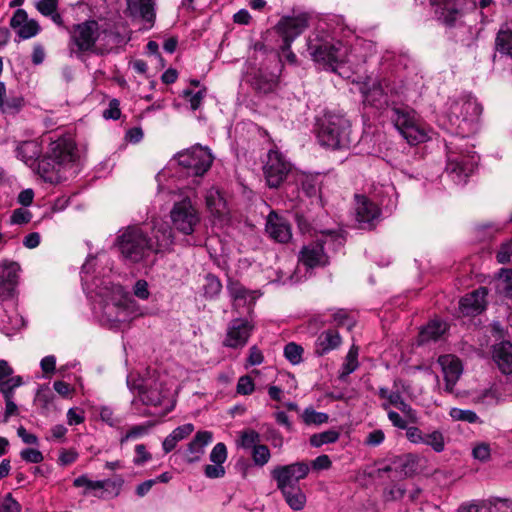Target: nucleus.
Returning <instances> with one entry per match:
<instances>
[{
	"label": "nucleus",
	"mask_w": 512,
	"mask_h": 512,
	"mask_svg": "<svg viewBox=\"0 0 512 512\" xmlns=\"http://www.w3.org/2000/svg\"><path fill=\"white\" fill-rule=\"evenodd\" d=\"M351 133L350 121L343 115L326 112L318 120L317 138L322 146L331 149L348 147Z\"/></svg>",
	"instance_id": "f257e3e1"
},
{
	"label": "nucleus",
	"mask_w": 512,
	"mask_h": 512,
	"mask_svg": "<svg viewBox=\"0 0 512 512\" xmlns=\"http://www.w3.org/2000/svg\"><path fill=\"white\" fill-rule=\"evenodd\" d=\"M102 35L104 38L115 36L111 31L101 30L98 22L95 20H87L74 25L70 40L71 53L77 56L87 52L100 55L107 53L109 49L96 45V42L101 39Z\"/></svg>",
	"instance_id": "f03ea898"
},
{
	"label": "nucleus",
	"mask_w": 512,
	"mask_h": 512,
	"mask_svg": "<svg viewBox=\"0 0 512 512\" xmlns=\"http://www.w3.org/2000/svg\"><path fill=\"white\" fill-rule=\"evenodd\" d=\"M117 243L122 256L132 263L145 260L155 251L153 240L139 226L127 227L118 236Z\"/></svg>",
	"instance_id": "7ed1b4c3"
},
{
	"label": "nucleus",
	"mask_w": 512,
	"mask_h": 512,
	"mask_svg": "<svg viewBox=\"0 0 512 512\" xmlns=\"http://www.w3.org/2000/svg\"><path fill=\"white\" fill-rule=\"evenodd\" d=\"M308 52L316 63L333 72H337L346 57V48L341 42L318 37L308 40Z\"/></svg>",
	"instance_id": "20e7f679"
},
{
	"label": "nucleus",
	"mask_w": 512,
	"mask_h": 512,
	"mask_svg": "<svg viewBox=\"0 0 512 512\" xmlns=\"http://www.w3.org/2000/svg\"><path fill=\"white\" fill-rule=\"evenodd\" d=\"M390 112L391 121L409 144L415 145L428 139L426 129L413 110L408 107L395 106Z\"/></svg>",
	"instance_id": "39448f33"
},
{
	"label": "nucleus",
	"mask_w": 512,
	"mask_h": 512,
	"mask_svg": "<svg viewBox=\"0 0 512 512\" xmlns=\"http://www.w3.org/2000/svg\"><path fill=\"white\" fill-rule=\"evenodd\" d=\"M176 159L178 164L187 171V174L194 176L206 173L213 162L209 149L200 145L179 152Z\"/></svg>",
	"instance_id": "423d86ee"
},
{
	"label": "nucleus",
	"mask_w": 512,
	"mask_h": 512,
	"mask_svg": "<svg viewBox=\"0 0 512 512\" xmlns=\"http://www.w3.org/2000/svg\"><path fill=\"white\" fill-rule=\"evenodd\" d=\"M430 3L437 20L449 28L461 25L469 10L467 0H430Z\"/></svg>",
	"instance_id": "0eeeda50"
},
{
	"label": "nucleus",
	"mask_w": 512,
	"mask_h": 512,
	"mask_svg": "<svg viewBox=\"0 0 512 512\" xmlns=\"http://www.w3.org/2000/svg\"><path fill=\"white\" fill-rule=\"evenodd\" d=\"M170 217L174 228L185 235H191L200 224V214L189 198L176 202Z\"/></svg>",
	"instance_id": "6e6552de"
},
{
	"label": "nucleus",
	"mask_w": 512,
	"mask_h": 512,
	"mask_svg": "<svg viewBox=\"0 0 512 512\" xmlns=\"http://www.w3.org/2000/svg\"><path fill=\"white\" fill-rule=\"evenodd\" d=\"M481 111L482 108L477 100L466 95L451 102L447 117L452 126L461 128L463 123L477 119Z\"/></svg>",
	"instance_id": "1a4fd4ad"
},
{
	"label": "nucleus",
	"mask_w": 512,
	"mask_h": 512,
	"mask_svg": "<svg viewBox=\"0 0 512 512\" xmlns=\"http://www.w3.org/2000/svg\"><path fill=\"white\" fill-rule=\"evenodd\" d=\"M309 466L305 462H296L289 465L277 466L272 472V478L277 483L280 491L299 486V481L306 478L309 473Z\"/></svg>",
	"instance_id": "9d476101"
},
{
	"label": "nucleus",
	"mask_w": 512,
	"mask_h": 512,
	"mask_svg": "<svg viewBox=\"0 0 512 512\" xmlns=\"http://www.w3.org/2000/svg\"><path fill=\"white\" fill-rule=\"evenodd\" d=\"M263 169L268 186L278 188L291 171V163L278 149H271Z\"/></svg>",
	"instance_id": "9b49d317"
},
{
	"label": "nucleus",
	"mask_w": 512,
	"mask_h": 512,
	"mask_svg": "<svg viewBox=\"0 0 512 512\" xmlns=\"http://www.w3.org/2000/svg\"><path fill=\"white\" fill-rule=\"evenodd\" d=\"M310 18L307 12L281 18L277 24V30L283 38V49L289 50L292 42L309 26Z\"/></svg>",
	"instance_id": "f8f14e48"
},
{
	"label": "nucleus",
	"mask_w": 512,
	"mask_h": 512,
	"mask_svg": "<svg viewBox=\"0 0 512 512\" xmlns=\"http://www.w3.org/2000/svg\"><path fill=\"white\" fill-rule=\"evenodd\" d=\"M355 219L360 229H372L380 220L381 210L366 196H355Z\"/></svg>",
	"instance_id": "ddd939ff"
},
{
	"label": "nucleus",
	"mask_w": 512,
	"mask_h": 512,
	"mask_svg": "<svg viewBox=\"0 0 512 512\" xmlns=\"http://www.w3.org/2000/svg\"><path fill=\"white\" fill-rule=\"evenodd\" d=\"M227 291L232 300L233 310L237 313H242V309H246L249 313L258 298L256 291L249 290L238 281L231 279L228 281Z\"/></svg>",
	"instance_id": "4468645a"
},
{
	"label": "nucleus",
	"mask_w": 512,
	"mask_h": 512,
	"mask_svg": "<svg viewBox=\"0 0 512 512\" xmlns=\"http://www.w3.org/2000/svg\"><path fill=\"white\" fill-rule=\"evenodd\" d=\"M478 160L479 157L476 155L464 157L449 154L446 169L457 183L466 182L467 177L472 174L476 168Z\"/></svg>",
	"instance_id": "2eb2a0df"
},
{
	"label": "nucleus",
	"mask_w": 512,
	"mask_h": 512,
	"mask_svg": "<svg viewBox=\"0 0 512 512\" xmlns=\"http://www.w3.org/2000/svg\"><path fill=\"white\" fill-rule=\"evenodd\" d=\"M361 93L364 103L376 108H382L388 104V83L386 80H372L363 83Z\"/></svg>",
	"instance_id": "dca6fc26"
},
{
	"label": "nucleus",
	"mask_w": 512,
	"mask_h": 512,
	"mask_svg": "<svg viewBox=\"0 0 512 512\" xmlns=\"http://www.w3.org/2000/svg\"><path fill=\"white\" fill-rule=\"evenodd\" d=\"M253 326L247 320L233 319L227 329L224 345L230 348H241L246 345Z\"/></svg>",
	"instance_id": "f3484780"
},
{
	"label": "nucleus",
	"mask_w": 512,
	"mask_h": 512,
	"mask_svg": "<svg viewBox=\"0 0 512 512\" xmlns=\"http://www.w3.org/2000/svg\"><path fill=\"white\" fill-rule=\"evenodd\" d=\"M156 0H127L130 16L141 19L146 28L153 27L156 20Z\"/></svg>",
	"instance_id": "a211bd4d"
},
{
	"label": "nucleus",
	"mask_w": 512,
	"mask_h": 512,
	"mask_svg": "<svg viewBox=\"0 0 512 512\" xmlns=\"http://www.w3.org/2000/svg\"><path fill=\"white\" fill-rule=\"evenodd\" d=\"M438 363L442 368L445 380V391L452 393L454 386L462 374V365L460 360L454 355H442L438 359Z\"/></svg>",
	"instance_id": "6ab92c4d"
},
{
	"label": "nucleus",
	"mask_w": 512,
	"mask_h": 512,
	"mask_svg": "<svg viewBox=\"0 0 512 512\" xmlns=\"http://www.w3.org/2000/svg\"><path fill=\"white\" fill-rule=\"evenodd\" d=\"M129 319L128 308L124 301L106 302L102 307L101 321L111 327H116L120 323L127 322Z\"/></svg>",
	"instance_id": "aec40b11"
},
{
	"label": "nucleus",
	"mask_w": 512,
	"mask_h": 512,
	"mask_svg": "<svg viewBox=\"0 0 512 512\" xmlns=\"http://www.w3.org/2000/svg\"><path fill=\"white\" fill-rule=\"evenodd\" d=\"M266 232L272 239L280 243H286L292 237L289 223L274 211L270 212L267 217Z\"/></svg>",
	"instance_id": "412c9836"
},
{
	"label": "nucleus",
	"mask_w": 512,
	"mask_h": 512,
	"mask_svg": "<svg viewBox=\"0 0 512 512\" xmlns=\"http://www.w3.org/2000/svg\"><path fill=\"white\" fill-rule=\"evenodd\" d=\"M487 289H479L467 294L459 302V308L464 315L474 316L480 314L486 306Z\"/></svg>",
	"instance_id": "4be33fe9"
},
{
	"label": "nucleus",
	"mask_w": 512,
	"mask_h": 512,
	"mask_svg": "<svg viewBox=\"0 0 512 512\" xmlns=\"http://www.w3.org/2000/svg\"><path fill=\"white\" fill-rule=\"evenodd\" d=\"M49 157L58 164H67L76 159V147L71 139H58L50 144Z\"/></svg>",
	"instance_id": "5701e85b"
},
{
	"label": "nucleus",
	"mask_w": 512,
	"mask_h": 512,
	"mask_svg": "<svg viewBox=\"0 0 512 512\" xmlns=\"http://www.w3.org/2000/svg\"><path fill=\"white\" fill-rule=\"evenodd\" d=\"M2 267L3 271L0 275V295L12 297L17 285L20 266L16 262L4 261Z\"/></svg>",
	"instance_id": "b1692460"
},
{
	"label": "nucleus",
	"mask_w": 512,
	"mask_h": 512,
	"mask_svg": "<svg viewBox=\"0 0 512 512\" xmlns=\"http://www.w3.org/2000/svg\"><path fill=\"white\" fill-rule=\"evenodd\" d=\"M213 434L210 431L197 432L193 440L188 444L185 452L186 461L197 462L204 454V447L212 441Z\"/></svg>",
	"instance_id": "393cba45"
},
{
	"label": "nucleus",
	"mask_w": 512,
	"mask_h": 512,
	"mask_svg": "<svg viewBox=\"0 0 512 512\" xmlns=\"http://www.w3.org/2000/svg\"><path fill=\"white\" fill-rule=\"evenodd\" d=\"M123 481L120 479L118 483L111 482L110 480H91L86 475H81L74 479L73 485L77 488L83 487L84 490L82 492V495L87 496L90 494H93L94 496H97L96 492L101 491L105 489L108 485L112 484L114 487L119 488L121 487Z\"/></svg>",
	"instance_id": "a878e982"
},
{
	"label": "nucleus",
	"mask_w": 512,
	"mask_h": 512,
	"mask_svg": "<svg viewBox=\"0 0 512 512\" xmlns=\"http://www.w3.org/2000/svg\"><path fill=\"white\" fill-rule=\"evenodd\" d=\"M493 359L504 374L512 373V344L503 341L494 346Z\"/></svg>",
	"instance_id": "bb28decb"
},
{
	"label": "nucleus",
	"mask_w": 512,
	"mask_h": 512,
	"mask_svg": "<svg viewBox=\"0 0 512 512\" xmlns=\"http://www.w3.org/2000/svg\"><path fill=\"white\" fill-rule=\"evenodd\" d=\"M385 472H395L398 477H407L414 473L415 462L411 455L395 457L392 462L383 468Z\"/></svg>",
	"instance_id": "cd10ccee"
},
{
	"label": "nucleus",
	"mask_w": 512,
	"mask_h": 512,
	"mask_svg": "<svg viewBox=\"0 0 512 512\" xmlns=\"http://www.w3.org/2000/svg\"><path fill=\"white\" fill-rule=\"evenodd\" d=\"M300 261L309 268L325 265L323 246L319 243L305 246L301 251Z\"/></svg>",
	"instance_id": "c85d7f7f"
},
{
	"label": "nucleus",
	"mask_w": 512,
	"mask_h": 512,
	"mask_svg": "<svg viewBox=\"0 0 512 512\" xmlns=\"http://www.w3.org/2000/svg\"><path fill=\"white\" fill-rule=\"evenodd\" d=\"M341 344V337L335 330L322 332L316 340V350L318 355H324L329 351L336 349Z\"/></svg>",
	"instance_id": "c756f323"
},
{
	"label": "nucleus",
	"mask_w": 512,
	"mask_h": 512,
	"mask_svg": "<svg viewBox=\"0 0 512 512\" xmlns=\"http://www.w3.org/2000/svg\"><path fill=\"white\" fill-rule=\"evenodd\" d=\"M153 246L155 251L158 253L167 249L172 244V230L166 223H158L153 228Z\"/></svg>",
	"instance_id": "7c9ffc66"
},
{
	"label": "nucleus",
	"mask_w": 512,
	"mask_h": 512,
	"mask_svg": "<svg viewBox=\"0 0 512 512\" xmlns=\"http://www.w3.org/2000/svg\"><path fill=\"white\" fill-rule=\"evenodd\" d=\"M141 401L145 405L159 406L162 404L163 399L166 397L162 390L161 383L154 382L153 385L146 384L139 390Z\"/></svg>",
	"instance_id": "2f4dec72"
},
{
	"label": "nucleus",
	"mask_w": 512,
	"mask_h": 512,
	"mask_svg": "<svg viewBox=\"0 0 512 512\" xmlns=\"http://www.w3.org/2000/svg\"><path fill=\"white\" fill-rule=\"evenodd\" d=\"M207 209L214 215L221 217L226 213V201L217 188H210L205 194Z\"/></svg>",
	"instance_id": "473e14b6"
},
{
	"label": "nucleus",
	"mask_w": 512,
	"mask_h": 512,
	"mask_svg": "<svg viewBox=\"0 0 512 512\" xmlns=\"http://www.w3.org/2000/svg\"><path fill=\"white\" fill-rule=\"evenodd\" d=\"M447 330V324L440 320L430 321L419 333V343L423 344L429 341H436Z\"/></svg>",
	"instance_id": "72a5a7b5"
},
{
	"label": "nucleus",
	"mask_w": 512,
	"mask_h": 512,
	"mask_svg": "<svg viewBox=\"0 0 512 512\" xmlns=\"http://www.w3.org/2000/svg\"><path fill=\"white\" fill-rule=\"evenodd\" d=\"M17 157L25 164L32 166L40 156V147L35 141H24L17 146Z\"/></svg>",
	"instance_id": "f704fd0d"
},
{
	"label": "nucleus",
	"mask_w": 512,
	"mask_h": 512,
	"mask_svg": "<svg viewBox=\"0 0 512 512\" xmlns=\"http://www.w3.org/2000/svg\"><path fill=\"white\" fill-rule=\"evenodd\" d=\"M496 45L500 52L512 58V21L506 23L498 32Z\"/></svg>",
	"instance_id": "c9c22d12"
},
{
	"label": "nucleus",
	"mask_w": 512,
	"mask_h": 512,
	"mask_svg": "<svg viewBox=\"0 0 512 512\" xmlns=\"http://www.w3.org/2000/svg\"><path fill=\"white\" fill-rule=\"evenodd\" d=\"M495 287L499 294L512 298V269L502 268L495 281Z\"/></svg>",
	"instance_id": "e433bc0d"
},
{
	"label": "nucleus",
	"mask_w": 512,
	"mask_h": 512,
	"mask_svg": "<svg viewBox=\"0 0 512 512\" xmlns=\"http://www.w3.org/2000/svg\"><path fill=\"white\" fill-rule=\"evenodd\" d=\"M281 493L286 503L293 510H301L305 506L306 496L299 486L291 489H286L285 491H281Z\"/></svg>",
	"instance_id": "4c0bfd02"
},
{
	"label": "nucleus",
	"mask_w": 512,
	"mask_h": 512,
	"mask_svg": "<svg viewBox=\"0 0 512 512\" xmlns=\"http://www.w3.org/2000/svg\"><path fill=\"white\" fill-rule=\"evenodd\" d=\"M261 441L260 434L253 429H245L239 433L237 446L243 449H253Z\"/></svg>",
	"instance_id": "58836bf2"
},
{
	"label": "nucleus",
	"mask_w": 512,
	"mask_h": 512,
	"mask_svg": "<svg viewBox=\"0 0 512 512\" xmlns=\"http://www.w3.org/2000/svg\"><path fill=\"white\" fill-rule=\"evenodd\" d=\"M358 348L352 346L348 351L345 362L342 365V370L339 375L340 380H344L349 374L354 372L358 367Z\"/></svg>",
	"instance_id": "ea45409f"
},
{
	"label": "nucleus",
	"mask_w": 512,
	"mask_h": 512,
	"mask_svg": "<svg viewBox=\"0 0 512 512\" xmlns=\"http://www.w3.org/2000/svg\"><path fill=\"white\" fill-rule=\"evenodd\" d=\"M420 444L430 446L435 452L440 453L445 448V440L442 432L434 430L423 434V441Z\"/></svg>",
	"instance_id": "a19ab883"
},
{
	"label": "nucleus",
	"mask_w": 512,
	"mask_h": 512,
	"mask_svg": "<svg viewBox=\"0 0 512 512\" xmlns=\"http://www.w3.org/2000/svg\"><path fill=\"white\" fill-rule=\"evenodd\" d=\"M340 437V433L336 430H327L321 433L313 434L310 439V445L313 447H320L324 444L335 443Z\"/></svg>",
	"instance_id": "79ce46f5"
},
{
	"label": "nucleus",
	"mask_w": 512,
	"mask_h": 512,
	"mask_svg": "<svg viewBox=\"0 0 512 512\" xmlns=\"http://www.w3.org/2000/svg\"><path fill=\"white\" fill-rule=\"evenodd\" d=\"M204 295L208 298H214L219 295L222 290V284L220 280L212 275L208 274L205 277V283L203 285Z\"/></svg>",
	"instance_id": "37998d69"
},
{
	"label": "nucleus",
	"mask_w": 512,
	"mask_h": 512,
	"mask_svg": "<svg viewBox=\"0 0 512 512\" xmlns=\"http://www.w3.org/2000/svg\"><path fill=\"white\" fill-rule=\"evenodd\" d=\"M251 455L254 464L260 467L267 464L271 457L269 448L260 443L252 449Z\"/></svg>",
	"instance_id": "c03bdc74"
},
{
	"label": "nucleus",
	"mask_w": 512,
	"mask_h": 512,
	"mask_svg": "<svg viewBox=\"0 0 512 512\" xmlns=\"http://www.w3.org/2000/svg\"><path fill=\"white\" fill-rule=\"evenodd\" d=\"M23 384V379L21 376H10L0 382V393L3 396L9 395L10 397H14V390L17 387H20Z\"/></svg>",
	"instance_id": "a18cd8bd"
},
{
	"label": "nucleus",
	"mask_w": 512,
	"mask_h": 512,
	"mask_svg": "<svg viewBox=\"0 0 512 512\" xmlns=\"http://www.w3.org/2000/svg\"><path fill=\"white\" fill-rule=\"evenodd\" d=\"M151 427H152V423H149V422L131 427L126 432V434H124L120 438V444H124L125 442H127L129 440L137 439V438L147 434Z\"/></svg>",
	"instance_id": "49530a36"
},
{
	"label": "nucleus",
	"mask_w": 512,
	"mask_h": 512,
	"mask_svg": "<svg viewBox=\"0 0 512 512\" xmlns=\"http://www.w3.org/2000/svg\"><path fill=\"white\" fill-rule=\"evenodd\" d=\"M303 351L300 345L290 342L284 347V356L291 364L296 365L302 361Z\"/></svg>",
	"instance_id": "de8ad7c7"
},
{
	"label": "nucleus",
	"mask_w": 512,
	"mask_h": 512,
	"mask_svg": "<svg viewBox=\"0 0 512 512\" xmlns=\"http://www.w3.org/2000/svg\"><path fill=\"white\" fill-rule=\"evenodd\" d=\"M23 106V99L21 97H4L0 101V109L7 114L17 113Z\"/></svg>",
	"instance_id": "09e8293b"
},
{
	"label": "nucleus",
	"mask_w": 512,
	"mask_h": 512,
	"mask_svg": "<svg viewBox=\"0 0 512 512\" xmlns=\"http://www.w3.org/2000/svg\"><path fill=\"white\" fill-rule=\"evenodd\" d=\"M450 417L456 421L467 423H476L479 421L478 415L472 410H463L460 408H452L449 412Z\"/></svg>",
	"instance_id": "8fccbe9b"
},
{
	"label": "nucleus",
	"mask_w": 512,
	"mask_h": 512,
	"mask_svg": "<svg viewBox=\"0 0 512 512\" xmlns=\"http://www.w3.org/2000/svg\"><path fill=\"white\" fill-rule=\"evenodd\" d=\"M303 421L310 424H323L328 422L329 416L324 412H317L313 408H306L302 414Z\"/></svg>",
	"instance_id": "3c124183"
},
{
	"label": "nucleus",
	"mask_w": 512,
	"mask_h": 512,
	"mask_svg": "<svg viewBox=\"0 0 512 512\" xmlns=\"http://www.w3.org/2000/svg\"><path fill=\"white\" fill-rule=\"evenodd\" d=\"M183 95H184V97L188 98L191 109L197 110L200 107L202 100L204 99V97L206 95V89L204 88L195 93L193 91L187 89V90L183 91Z\"/></svg>",
	"instance_id": "603ef678"
},
{
	"label": "nucleus",
	"mask_w": 512,
	"mask_h": 512,
	"mask_svg": "<svg viewBox=\"0 0 512 512\" xmlns=\"http://www.w3.org/2000/svg\"><path fill=\"white\" fill-rule=\"evenodd\" d=\"M488 512H512V501L508 499H494L489 501Z\"/></svg>",
	"instance_id": "864d4df0"
},
{
	"label": "nucleus",
	"mask_w": 512,
	"mask_h": 512,
	"mask_svg": "<svg viewBox=\"0 0 512 512\" xmlns=\"http://www.w3.org/2000/svg\"><path fill=\"white\" fill-rule=\"evenodd\" d=\"M39 32V26L36 21H27L20 28H18V35L21 39H29Z\"/></svg>",
	"instance_id": "5fc2aeb1"
},
{
	"label": "nucleus",
	"mask_w": 512,
	"mask_h": 512,
	"mask_svg": "<svg viewBox=\"0 0 512 512\" xmlns=\"http://www.w3.org/2000/svg\"><path fill=\"white\" fill-rule=\"evenodd\" d=\"M255 389L252 378L248 375L241 376L238 379L236 391L241 395H250Z\"/></svg>",
	"instance_id": "6e6d98bb"
},
{
	"label": "nucleus",
	"mask_w": 512,
	"mask_h": 512,
	"mask_svg": "<svg viewBox=\"0 0 512 512\" xmlns=\"http://www.w3.org/2000/svg\"><path fill=\"white\" fill-rule=\"evenodd\" d=\"M210 461L213 463L223 464L227 459V448L226 445L222 442L217 443L211 453H210Z\"/></svg>",
	"instance_id": "4d7b16f0"
},
{
	"label": "nucleus",
	"mask_w": 512,
	"mask_h": 512,
	"mask_svg": "<svg viewBox=\"0 0 512 512\" xmlns=\"http://www.w3.org/2000/svg\"><path fill=\"white\" fill-rule=\"evenodd\" d=\"M20 504L8 493L0 503V512H20Z\"/></svg>",
	"instance_id": "13d9d810"
},
{
	"label": "nucleus",
	"mask_w": 512,
	"mask_h": 512,
	"mask_svg": "<svg viewBox=\"0 0 512 512\" xmlns=\"http://www.w3.org/2000/svg\"><path fill=\"white\" fill-rule=\"evenodd\" d=\"M21 458L28 463H40L44 457L41 451L33 448H26L20 452Z\"/></svg>",
	"instance_id": "bf43d9fd"
},
{
	"label": "nucleus",
	"mask_w": 512,
	"mask_h": 512,
	"mask_svg": "<svg viewBox=\"0 0 512 512\" xmlns=\"http://www.w3.org/2000/svg\"><path fill=\"white\" fill-rule=\"evenodd\" d=\"M58 0H39L36 4L37 10L44 16L53 14L57 10Z\"/></svg>",
	"instance_id": "052dcab7"
},
{
	"label": "nucleus",
	"mask_w": 512,
	"mask_h": 512,
	"mask_svg": "<svg viewBox=\"0 0 512 512\" xmlns=\"http://www.w3.org/2000/svg\"><path fill=\"white\" fill-rule=\"evenodd\" d=\"M100 418L103 422L111 427L116 426L120 423V419L114 415L113 410L110 407L103 406L99 411Z\"/></svg>",
	"instance_id": "680f3d73"
},
{
	"label": "nucleus",
	"mask_w": 512,
	"mask_h": 512,
	"mask_svg": "<svg viewBox=\"0 0 512 512\" xmlns=\"http://www.w3.org/2000/svg\"><path fill=\"white\" fill-rule=\"evenodd\" d=\"M194 431V425L187 423L175 428L170 435L177 441H181L188 437Z\"/></svg>",
	"instance_id": "e2e57ef3"
},
{
	"label": "nucleus",
	"mask_w": 512,
	"mask_h": 512,
	"mask_svg": "<svg viewBox=\"0 0 512 512\" xmlns=\"http://www.w3.org/2000/svg\"><path fill=\"white\" fill-rule=\"evenodd\" d=\"M31 218L32 214L28 210L18 208L11 215V223L22 225L28 223Z\"/></svg>",
	"instance_id": "0e129e2a"
},
{
	"label": "nucleus",
	"mask_w": 512,
	"mask_h": 512,
	"mask_svg": "<svg viewBox=\"0 0 512 512\" xmlns=\"http://www.w3.org/2000/svg\"><path fill=\"white\" fill-rule=\"evenodd\" d=\"M204 474L211 479L221 478L225 475V469L220 463L208 464L204 467Z\"/></svg>",
	"instance_id": "69168bd1"
},
{
	"label": "nucleus",
	"mask_w": 512,
	"mask_h": 512,
	"mask_svg": "<svg viewBox=\"0 0 512 512\" xmlns=\"http://www.w3.org/2000/svg\"><path fill=\"white\" fill-rule=\"evenodd\" d=\"M497 260L499 263H507L512 257V241L503 243L497 252Z\"/></svg>",
	"instance_id": "338daca9"
},
{
	"label": "nucleus",
	"mask_w": 512,
	"mask_h": 512,
	"mask_svg": "<svg viewBox=\"0 0 512 512\" xmlns=\"http://www.w3.org/2000/svg\"><path fill=\"white\" fill-rule=\"evenodd\" d=\"M84 412L79 408H70L67 412V422L70 426L84 422Z\"/></svg>",
	"instance_id": "774afa93"
}]
</instances>
